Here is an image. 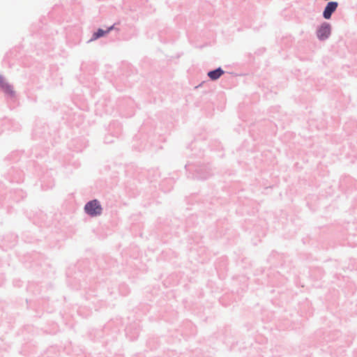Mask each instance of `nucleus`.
I'll use <instances>...</instances> for the list:
<instances>
[{"mask_svg": "<svg viewBox=\"0 0 357 357\" xmlns=\"http://www.w3.org/2000/svg\"><path fill=\"white\" fill-rule=\"evenodd\" d=\"M338 6L339 3L337 1H328L322 11V17L326 20H331L333 14L337 10Z\"/></svg>", "mask_w": 357, "mask_h": 357, "instance_id": "9b49d317", "label": "nucleus"}, {"mask_svg": "<svg viewBox=\"0 0 357 357\" xmlns=\"http://www.w3.org/2000/svg\"><path fill=\"white\" fill-rule=\"evenodd\" d=\"M122 130L121 123L118 121H113L108 126L107 132L114 136L115 138H119L122 134Z\"/></svg>", "mask_w": 357, "mask_h": 357, "instance_id": "4468645a", "label": "nucleus"}, {"mask_svg": "<svg viewBox=\"0 0 357 357\" xmlns=\"http://www.w3.org/2000/svg\"><path fill=\"white\" fill-rule=\"evenodd\" d=\"M68 284L74 289H83L84 291V297L86 300H89L91 298L96 296V290L93 287H88L86 280L82 282L79 278L75 276L74 278H70L68 281Z\"/></svg>", "mask_w": 357, "mask_h": 357, "instance_id": "20e7f679", "label": "nucleus"}, {"mask_svg": "<svg viewBox=\"0 0 357 357\" xmlns=\"http://www.w3.org/2000/svg\"><path fill=\"white\" fill-rule=\"evenodd\" d=\"M226 219H220L218 220L216 222V227L218 231L220 232V234H224L223 225L226 223Z\"/></svg>", "mask_w": 357, "mask_h": 357, "instance_id": "f3484780", "label": "nucleus"}, {"mask_svg": "<svg viewBox=\"0 0 357 357\" xmlns=\"http://www.w3.org/2000/svg\"><path fill=\"white\" fill-rule=\"evenodd\" d=\"M40 186L43 190L52 189L54 186V180L51 172L47 171L40 178Z\"/></svg>", "mask_w": 357, "mask_h": 357, "instance_id": "f8f14e48", "label": "nucleus"}, {"mask_svg": "<svg viewBox=\"0 0 357 357\" xmlns=\"http://www.w3.org/2000/svg\"><path fill=\"white\" fill-rule=\"evenodd\" d=\"M4 177L11 183H21L24 179V173L18 165H12L4 173Z\"/></svg>", "mask_w": 357, "mask_h": 357, "instance_id": "39448f33", "label": "nucleus"}, {"mask_svg": "<svg viewBox=\"0 0 357 357\" xmlns=\"http://www.w3.org/2000/svg\"><path fill=\"white\" fill-rule=\"evenodd\" d=\"M17 241V234L12 233V232L7 233L3 236L2 247L3 248V249H6V250H7L8 248H12L13 247H14L16 245Z\"/></svg>", "mask_w": 357, "mask_h": 357, "instance_id": "ddd939ff", "label": "nucleus"}, {"mask_svg": "<svg viewBox=\"0 0 357 357\" xmlns=\"http://www.w3.org/2000/svg\"><path fill=\"white\" fill-rule=\"evenodd\" d=\"M56 9L57 8H53V10L48 13L49 17L53 18L54 17V13H56Z\"/></svg>", "mask_w": 357, "mask_h": 357, "instance_id": "5701e85b", "label": "nucleus"}, {"mask_svg": "<svg viewBox=\"0 0 357 357\" xmlns=\"http://www.w3.org/2000/svg\"><path fill=\"white\" fill-rule=\"evenodd\" d=\"M70 149L73 151L82 152L88 146V141L84 137L73 138L68 144Z\"/></svg>", "mask_w": 357, "mask_h": 357, "instance_id": "9d476101", "label": "nucleus"}, {"mask_svg": "<svg viewBox=\"0 0 357 357\" xmlns=\"http://www.w3.org/2000/svg\"><path fill=\"white\" fill-rule=\"evenodd\" d=\"M193 154L195 155L198 158H202L204 156V153L201 151H199V153L198 154H197V153H193Z\"/></svg>", "mask_w": 357, "mask_h": 357, "instance_id": "a878e982", "label": "nucleus"}, {"mask_svg": "<svg viewBox=\"0 0 357 357\" xmlns=\"http://www.w3.org/2000/svg\"><path fill=\"white\" fill-rule=\"evenodd\" d=\"M265 51H266V48H264V47H263V48H259V49H258V50L255 52V54H258V55H260V54H262Z\"/></svg>", "mask_w": 357, "mask_h": 357, "instance_id": "4be33fe9", "label": "nucleus"}, {"mask_svg": "<svg viewBox=\"0 0 357 357\" xmlns=\"http://www.w3.org/2000/svg\"><path fill=\"white\" fill-rule=\"evenodd\" d=\"M27 194L21 188L8 189L3 182H0V222L5 214L14 211L15 204L23 201Z\"/></svg>", "mask_w": 357, "mask_h": 357, "instance_id": "f257e3e1", "label": "nucleus"}, {"mask_svg": "<svg viewBox=\"0 0 357 357\" xmlns=\"http://www.w3.org/2000/svg\"><path fill=\"white\" fill-rule=\"evenodd\" d=\"M137 149H138L139 151H143V150L145 149V146L138 148Z\"/></svg>", "mask_w": 357, "mask_h": 357, "instance_id": "bb28decb", "label": "nucleus"}, {"mask_svg": "<svg viewBox=\"0 0 357 357\" xmlns=\"http://www.w3.org/2000/svg\"><path fill=\"white\" fill-rule=\"evenodd\" d=\"M29 165L34 167L36 169V172L37 171L36 169V162L34 160H29Z\"/></svg>", "mask_w": 357, "mask_h": 357, "instance_id": "b1692460", "label": "nucleus"}, {"mask_svg": "<svg viewBox=\"0 0 357 357\" xmlns=\"http://www.w3.org/2000/svg\"><path fill=\"white\" fill-rule=\"evenodd\" d=\"M120 24V22H115V23H114L112 25H111V26H107V27L106 28V30H107V31H108V33H109L110 31H113V30H115V31H116L117 32H119V31H120V29H119V28L116 27V25H118V24Z\"/></svg>", "mask_w": 357, "mask_h": 357, "instance_id": "6ab92c4d", "label": "nucleus"}, {"mask_svg": "<svg viewBox=\"0 0 357 357\" xmlns=\"http://www.w3.org/2000/svg\"><path fill=\"white\" fill-rule=\"evenodd\" d=\"M114 137H115L114 136H112V135H111V134L107 132V134L105 135V136L104 142L105 144L112 143V142H114V139L113 138H114Z\"/></svg>", "mask_w": 357, "mask_h": 357, "instance_id": "aec40b11", "label": "nucleus"}, {"mask_svg": "<svg viewBox=\"0 0 357 357\" xmlns=\"http://www.w3.org/2000/svg\"><path fill=\"white\" fill-rule=\"evenodd\" d=\"M31 257L33 258V261L38 259H42L43 256L40 253L34 252L32 254Z\"/></svg>", "mask_w": 357, "mask_h": 357, "instance_id": "412c9836", "label": "nucleus"}, {"mask_svg": "<svg viewBox=\"0 0 357 357\" xmlns=\"http://www.w3.org/2000/svg\"><path fill=\"white\" fill-rule=\"evenodd\" d=\"M107 34H108V31H107L106 29H104L102 28H98L93 31L92 36L88 43L96 40L102 37L105 36Z\"/></svg>", "mask_w": 357, "mask_h": 357, "instance_id": "dca6fc26", "label": "nucleus"}, {"mask_svg": "<svg viewBox=\"0 0 357 357\" xmlns=\"http://www.w3.org/2000/svg\"><path fill=\"white\" fill-rule=\"evenodd\" d=\"M52 134L50 132V126L45 123L38 122L36 123L32 132V139L35 141H38L39 144L43 147V152L38 153L36 146H33L31 149V154L36 157H43L46 154V149L49 148V144L53 145Z\"/></svg>", "mask_w": 357, "mask_h": 357, "instance_id": "f03ea898", "label": "nucleus"}, {"mask_svg": "<svg viewBox=\"0 0 357 357\" xmlns=\"http://www.w3.org/2000/svg\"><path fill=\"white\" fill-rule=\"evenodd\" d=\"M187 177L193 180L206 181L214 175L213 169L210 163L197 161L185 165Z\"/></svg>", "mask_w": 357, "mask_h": 357, "instance_id": "7ed1b4c3", "label": "nucleus"}, {"mask_svg": "<svg viewBox=\"0 0 357 357\" xmlns=\"http://www.w3.org/2000/svg\"><path fill=\"white\" fill-rule=\"evenodd\" d=\"M35 263H36V265H40V262H37V261H36Z\"/></svg>", "mask_w": 357, "mask_h": 357, "instance_id": "c85d7f7f", "label": "nucleus"}, {"mask_svg": "<svg viewBox=\"0 0 357 357\" xmlns=\"http://www.w3.org/2000/svg\"><path fill=\"white\" fill-rule=\"evenodd\" d=\"M18 155H19V153L17 151H13L6 157L5 160L6 161H12V160L18 161Z\"/></svg>", "mask_w": 357, "mask_h": 357, "instance_id": "a211bd4d", "label": "nucleus"}, {"mask_svg": "<svg viewBox=\"0 0 357 357\" xmlns=\"http://www.w3.org/2000/svg\"><path fill=\"white\" fill-rule=\"evenodd\" d=\"M227 72L225 71L222 67H218L214 69L210 70L207 72V76L212 82L218 80L222 75H225Z\"/></svg>", "mask_w": 357, "mask_h": 357, "instance_id": "2eb2a0df", "label": "nucleus"}, {"mask_svg": "<svg viewBox=\"0 0 357 357\" xmlns=\"http://www.w3.org/2000/svg\"><path fill=\"white\" fill-rule=\"evenodd\" d=\"M77 275V276L82 277V275H80L79 273H78Z\"/></svg>", "mask_w": 357, "mask_h": 357, "instance_id": "c756f323", "label": "nucleus"}, {"mask_svg": "<svg viewBox=\"0 0 357 357\" xmlns=\"http://www.w3.org/2000/svg\"><path fill=\"white\" fill-rule=\"evenodd\" d=\"M117 105L121 114L124 117H131L134 115V100L129 97L119 99Z\"/></svg>", "mask_w": 357, "mask_h": 357, "instance_id": "0eeeda50", "label": "nucleus"}, {"mask_svg": "<svg viewBox=\"0 0 357 357\" xmlns=\"http://www.w3.org/2000/svg\"><path fill=\"white\" fill-rule=\"evenodd\" d=\"M197 142H192L190 146H189V149H190L192 151L193 150V149L196 148L197 147Z\"/></svg>", "mask_w": 357, "mask_h": 357, "instance_id": "393cba45", "label": "nucleus"}, {"mask_svg": "<svg viewBox=\"0 0 357 357\" xmlns=\"http://www.w3.org/2000/svg\"><path fill=\"white\" fill-rule=\"evenodd\" d=\"M133 146L135 147V149H137V148L135 146V144H133Z\"/></svg>", "mask_w": 357, "mask_h": 357, "instance_id": "7c9ffc66", "label": "nucleus"}, {"mask_svg": "<svg viewBox=\"0 0 357 357\" xmlns=\"http://www.w3.org/2000/svg\"><path fill=\"white\" fill-rule=\"evenodd\" d=\"M102 205L97 199L88 201L84 206V213L91 218L100 216L102 213Z\"/></svg>", "mask_w": 357, "mask_h": 357, "instance_id": "423d86ee", "label": "nucleus"}, {"mask_svg": "<svg viewBox=\"0 0 357 357\" xmlns=\"http://www.w3.org/2000/svg\"><path fill=\"white\" fill-rule=\"evenodd\" d=\"M332 33V26L328 22H321L317 28L316 36L319 41H325L329 38Z\"/></svg>", "mask_w": 357, "mask_h": 357, "instance_id": "6e6552de", "label": "nucleus"}, {"mask_svg": "<svg viewBox=\"0 0 357 357\" xmlns=\"http://www.w3.org/2000/svg\"><path fill=\"white\" fill-rule=\"evenodd\" d=\"M43 19L45 20V17L43 18H40V21L42 24H45V22H43Z\"/></svg>", "mask_w": 357, "mask_h": 357, "instance_id": "cd10ccee", "label": "nucleus"}, {"mask_svg": "<svg viewBox=\"0 0 357 357\" xmlns=\"http://www.w3.org/2000/svg\"><path fill=\"white\" fill-rule=\"evenodd\" d=\"M0 89L7 98L13 99L16 98V91L13 86L6 81L5 77L0 74Z\"/></svg>", "mask_w": 357, "mask_h": 357, "instance_id": "1a4fd4ad", "label": "nucleus"}]
</instances>
